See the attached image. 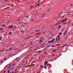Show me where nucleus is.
Masks as SVG:
<instances>
[{"label":"nucleus","instance_id":"nucleus-1","mask_svg":"<svg viewBox=\"0 0 73 73\" xmlns=\"http://www.w3.org/2000/svg\"><path fill=\"white\" fill-rule=\"evenodd\" d=\"M54 40H55V38L53 39L52 40H51V43L53 42V41H54Z\"/></svg>","mask_w":73,"mask_h":73},{"label":"nucleus","instance_id":"nucleus-2","mask_svg":"<svg viewBox=\"0 0 73 73\" xmlns=\"http://www.w3.org/2000/svg\"><path fill=\"white\" fill-rule=\"evenodd\" d=\"M39 42H40V43L42 44V43L43 42V41H42V40H39Z\"/></svg>","mask_w":73,"mask_h":73},{"label":"nucleus","instance_id":"nucleus-3","mask_svg":"<svg viewBox=\"0 0 73 73\" xmlns=\"http://www.w3.org/2000/svg\"><path fill=\"white\" fill-rule=\"evenodd\" d=\"M44 37L43 36H41L40 38V39H41V40H44Z\"/></svg>","mask_w":73,"mask_h":73},{"label":"nucleus","instance_id":"nucleus-4","mask_svg":"<svg viewBox=\"0 0 73 73\" xmlns=\"http://www.w3.org/2000/svg\"><path fill=\"white\" fill-rule=\"evenodd\" d=\"M48 63V62L45 61V63H44V65H46V64H47V63Z\"/></svg>","mask_w":73,"mask_h":73},{"label":"nucleus","instance_id":"nucleus-5","mask_svg":"<svg viewBox=\"0 0 73 73\" xmlns=\"http://www.w3.org/2000/svg\"><path fill=\"white\" fill-rule=\"evenodd\" d=\"M62 35V33H60L59 34V35L60 36Z\"/></svg>","mask_w":73,"mask_h":73},{"label":"nucleus","instance_id":"nucleus-6","mask_svg":"<svg viewBox=\"0 0 73 73\" xmlns=\"http://www.w3.org/2000/svg\"><path fill=\"white\" fill-rule=\"evenodd\" d=\"M4 50H0L1 53H2V52H4Z\"/></svg>","mask_w":73,"mask_h":73},{"label":"nucleus","instance_id":"nucleus-7","mask_svg":"<svg viewBox=\"0 0 73 73\" xmlns=\"http://www.w3.org/2000/svg\"><path fill=\"white\" fill-rule=\"evenodd\" d=\"M31 65H29V66L27 67V68H30L31 67Z\"/></svg>","mask_w":73,"mask_h":73},{"label":"nucleus","instance_id":"nucleus-8","mask_svg":"<svg viewBox=\"0 0 73 73\" xmlns=\"http://www.w3.org/2000/svg\"><path fill=\"white\" fill-rule=\"evenodd\" d=\"M40 66L41 67V68H42V69H43V66H42V65H40Z\"/></svg>","mask_w":73,"mask_h":73},{"label":"nucleus","instance_id":"nucleus-9","mask_svg":"<svg viewBox=\"0 0 73 73\" xmlns=\"http://www.w3.org/2000/svg\"><path fill=\"white\" fill-rule=\"evenodd\" d=\"M48 43L49 44H50V43H51V40H49L48 42Z\"/></svg>","mask_w":73,"mask_h":73},{"label":"nucleus","instance_id":"nucleus-10","mask_svg":"<svg viewBox=\"0 0 73 73\" xmlns=\"http://www.w3.org/2000/svg\"><path fill=\"white\" fill-rule=\"evenodd\" d=\"M61 28V26H59V27H58V29H60Z\"/></svg>","mask_w":73,"mask_h":73},{"label":"nucleus","instance_id":"nucleus-11","mask_svg":"<svg viewBox=\"0 0 73 73\" xmlns=\"http://www.w3.org/2000/svg\"><path fill=\"white\" fill-rule=\"evenodd\" d=\"M28 24V23H24V25H27Z\"/></svg>","mask_w":73,"mask_h":73},{"label":"nucleus","instance_id":"nucleus-12","mask_svg":"<svg viewBox=\"0 0 73 73\" xmlns=\"http://www.w3.org/2000/svg\"><path fill=\"white\" fill-rule=\"evenodd\" d=\"M60 44H57L56 45V46H60Z\"/></svg>","mask_w":73,"mask_h":73},{"label":"nucleus","instance_id":"nucleus-13","mask_svg":"<svg viewBox=\"0 0 73 73\" xmlns=\"http://www.w3.org/2000/svg\"><path fill=\"white\" fill-rule=\"evenodd\" d=\"M60 39H61V38H58V40H56V41H58V40H60Z\"/></svg>","mask_w":73,"mask_h":73},{"label":"nucleus","instance_id":"nucleus-14","mask_svg":"<svg viewBox=\"0 0 73 73\" xmlns=\"http://www.w3.org/2000/svg\"><path fill=\"white\" fill-rule=\"evenodd\" d=\"M68 19L67 18H66V19L64 20V21H66V20H68Z\"/></svg>","mask_w":73,"mask_h":73},{"label":"nucleus","instance_id":"nucleus-15","mask_svg":"<svg viewBox=\"0 0 73 73\" xmlns=\"http://www.w3.org/2000/svg\"><path fill=\"white\" fill-rule=\"evenodd\" d=\"M12 32H11L10 33H9V35H11V34H12Z\"/></svg>","mask_w":73,"mask_h":73},{"label":"nucleus","instance_id":"nucleus-16","mask_svg":"<svg viewBox=\"0 0 73 73\" xmlns=\"http://www.w3.org/2000/svg\"><path fill=\"white\" fill-rule=\"evenodd\" d=\"M60 36H61V35H58L57 36V37L58 38H59V37H60Z\"/></svg>","mask_w":73,"mask_h":73},{"label":"nucleus","instance_id":"nucleus-17","mask_svg":"<svg viewBox=\"0 0 73 73\" xmlns=\"http://www.w3.org/2000/svg\"><path fill=\"white\" fill-rule=\"evenodd\" d=\"M21 33H24V32H25V31H21Z\"/></svg>","mask_w":73,"mask_h":73},{"label":"nucleus","instance_id":"nucleus-18","mask_svg":"<svg viewBox=\"0 0 73 73\" xmlns=\"http://www.w3.org/2000/svg\"><path fill=\"white\" fill-rule=\"evenodd\" d=\"M31 38V37H29L26 38H25V40H26V39H28V38Z\"/></svg>","mask_w":73,"mask_h":73},{"label":"nucleus","instance_id":"nucleus-19","mask_svg":"<svg viewBox=\"0 0 73 73\" xmlns=\"http://www.w3.org/2000/svg\"><path fill=\"white\" fill-rule=\"evenodd\" d=\"M9 8V7H8L5 8L4 9H7V8Z\"/></svg>","mask_w":73,"mask_h":73},{"label":"nucleus","instance_id":"nucleus-20","mask_svg":"<svg viewBox=\"0 0 73 73\" xmlns=\"http://www.w3.org/2000/svg\"><path fill=\"white\" fill-rule=\"evenodd\" d=\"M12 48L11 47L9 48V50H12Z\"/></svg>","mask_w":73,"mask_h":73},{"label":"nucleus","instance_id":"nucleus-21","mask_svg":"<svg viewBox=\"0 0 73 73\" xmlns=\"http://www.w3.org/2000/svg\"><path fill=\"white\" fill-rule=\"evenodd\" d=\"M63 31H64V29H62L61 31L62 32H63Z\"/></svg>","mask_w":73,"mask_h":73},{"label":"nucleus","instance_id":"nucleus-22","mask_svg":"<svg viewBox=\"0 0 73 73\" xmlns=\"http://www.w3.org/2000/svg\"><path fill=\"white\" fill-rule=\"evenodd\" d=\"M66 32H67V31H65V32L64 33V35H65V33H66Z\"/></svg>","mask_w":73,"mask_h":73},{"label":"nucleus","instance_id":"nucleus-23","mask_svg":"<svg viewBox=\"0 0 73 73\" xmlns=\"http://www.w3.org/2000/svg\"><path fill=\"white\" fill-rule=\"evenodd\" d=\"M7 66H8V65H7L6 66H5L4 68V69H5V68H7Z\"/></svg>","mask_w":73,"mask_h":73},{"label":"nucleus","instance_id":"nucleus-24","mask_svg":"<svg viewBox=\"0 0 73 73\" xmlns=\"http://www.w3.org/2000/svg\"><path fill=\"white\" fill-rule=\"evenodd\" d=\"M57 50H53V52H56Z\"/></svg>","mask_w":73,"mask_h":73},{"label":"nucleus","instance_id":"nucleus-25","mask_svg":"<svg viewBox=\"0 0 73 73\" xmlns=\"http://www.w3.org/2000/svg\"><path fill=\"white\" fill-rule=\"evenodd\" d=\"M12 28V27L11 26H10L9 27V28H10V29H11Z\"/></svg>","mask_w":73,"mask_h":73},{"label":"nucleus","instance_id":"nucleus-26","mask_svg":"<svg viewBox=\"0 0 73 73\" xmlns=\"http://www.w3.org/2000/svg\"><path fill=\"white\" fill-rule=\"evenodd\" d=\"M44 16H45L44 14L43 15H42L41 16V17H44Z\"/></svg>","mask_w":73,"mask_h":73},{"label":"nucleus","instance_id":"nucleus-27","mask_svg":"<svg viewBox=\"0 0 73 73\" xmlns=\"http://www.w3.org/2000/svg\"><path fill=\"white\" fill-rule=\"evenodd\" d=\"M2 27H5V25H3Z\"/></svg>","mask_w":73,"mask_h":73},{"label":"nucleus","instance_id":"nucleus-28","mask_svg":"<svg viewBox=\"0 0 73 73\" xmlns=\"http://www.w3.org/2000/svg\"><path fill=\"white\" fill-rule=\"evenodd\" d=\"M44 69H46V67L45 66H44Z\"/></svg>","mask_w":73,"mask_h":73},{"label":"nucleus","instance_id":"nucleus-29","mask_svg":"<svg viewBox=\"0 0 73 73\" xmlns=\"http://www.w3.org/2000/svg\"><path fill=\"white\" fill-rule=\"evenodd\" d=\"M4 60H5V61H6V60H7V58H4Z\"/></svg>","mask_w":73,"mask_h":73},{"label":"nucleus","instance_id":"nucleus-30","mask_svg":"<svg viewBox=\"0 0 73 73\" xmlns=\"http://www.w3.org/2000/svg\"><path fill=\"white\" fill-rule=\"evenodd\" d=\"M35 65V64H33L32 65V66H34Z\"/></svg>","mask_w":73,"mask_h":73},{"label":"nucleus","instance_id":"nucleus-31","mask_svg":"<svg viewBox=\"0 0 73 73\" xmlns=\"http://www.w3.org/2000/svg\"><path fill=\"white\" fill-rule=\"evenodd\" d=\"M3 37H1L0 38V40H1V39H2Z\"/></svg>","mask_w":73,"mask_h":73},{"label":"nucleus","instance_id":"nucleus-32","mask_svg":"<svg viewBox=\"0 0 73 73\" xmlns=\"http://www.w3.org/2000/svg\"><path fill=\"white\" fill-rule=\"evenodd\" d=\"M41 50H40L39 51H38V53H40V52H41Z\"/></svg>","mask_w":73,"mask_h":73},{"label":"nucleus","instance_id":"nucleus-33","mask_svg":"<svg viewBox=\"0 0 73 73\" xmlns=\"http://www.w3.org/2000/svg\"><path fill=\"white\" fill-rule=\"evenodd\" d=\"M8 73H9V70H8L7 71Z\"/></svg>","mask_w":73,"mask_h":73},{"label":"nucleus","instance_id":"nucleus-34","mask_svg":"<svg viewBox=\"0 0 73 73\" xmlns=\"http://www.w3.org/2000/svg\"><path fill=\"white\" fill-rule=\"evenodd\" d=\"M17 58H16L15 59H14V61L15 60H17Z\"/></svg>","mask_w":73,"mask_h":73},{"label":"nucleus","instance_id":"nucleus-35","mask_svg":"<svg viewBox=\"0 0 73 73\" xmlns=\"http://www.w3.org/2000/svg\"><path fill=\"white\" fill-rule=\"evenodd\" d=\"M15 65H16V64H14L13 65V66H15Z\"/></svg>","mask_w":73,"mask_h":73},{"label":"nucleus","instance_id":"nucleus-36","mask_svg":"<svg viewBox=\"0 0 73 73\" xmlns=\"http://www.w3.org/2000/svg\"><path fill=\"white\" fill-rule=\"evenodd\" d=\"M3 28H1L0 29V30H3Z\"/></svg>","mask_w":73,"mask_h":73},{"label":"nucleus","instance_id":"nucleus-37","mask_svg":"<svg viewBox=\"0 0 73 73\" xmlns=\"http://www.w3.org/2000/svg\"><path fill=\"white\" fill-rule=\"evenodd\" d=\"M4 62V61L2 60L1 61V63H2V62Z\"/></svg>","mask_w":73,"mask_h":73},{"label":"nucleus","instance_id":"nucleus-38","mask_svg":"<svg viewBox=\"0 0 73 73\" xmlns=\"http://www.w3.org/2000/svg\"><path fill=\"white\" fill-rule=\"evenodd\" d=\"M64 21V20H63L62 21V23H63V22Z\"/></svg>","mask_w":73,"mask_h":73},{"label":"nucleus","instance_id":"nucleus-39","mask_svg":"<svg viewBox=\"0 0 73 73\" xmlns=\"http://www.w3.org/2000/svg\"><path fill=\"white\" fill-rule=\"evenodd\" d=\"M58 39V38H56V39H55V40H57V39Z\"/></svg>","mask_w":73,"mask_h":73},{"label":"nucleus","instance_id":"nucleus-40","mask_svg":"<svg viewBox=\"0 0 73 73\" xmlns=\"http://www.w3.org/2000/svg\"><path fill=\"white\" fill-rule=\"evenodd\" d=\"M68 37V35H66V38H67Z\"/></svg>","mask_w":73,"mask_h":73},{"label":"nucleus","instance_id":"nucleus-41","mask_svg":"<svg viewBox=\"0 0 73 73\" xmlns=\"http://www.w3.org/2000/svg\"><path fill=\"white\" fill-rule=\"evenodd\" d=\"M49 10H50V8H49V9H48V11H49Z\"/></svg>","mask_w":73,"mask_h":73},{"label":"nucleus","instance_id":"nucleus-42","mask_svg":"<svg viewBox=\"0 0 73 73\" xmlns=\"http://www.w3.org/2000/svg\"><path fill=\"white\" fill-rule=\"evenodd\" d=\"M21 65H24V64H21Z\"/></svg>","mask_w":73,"mask_h":73},{"label":"nucleus","instance_id":"nucleus-43","mask_svg":"<svg viewBox=\"0 0 73 73\" xmlns=\"http://www.w3.org/2000/svg\"><path fill=\"white\" fill-rule=\"evenodd\" d=\"M19 67L18 66L17 67V69H19Z\"/></svg>","mask_w":73,"mask_h":73},{"label":"nucleus","instance_id":"nucleus-44","mask_svg":"<svg viewBox=\"0 0 73 73\" xmlns=\"http://www.w3.org/2000/svg\"><path fill=\"white\" fill-rule=\"evenodd\" d=\"M40 6V4H38V6Z\"/></svg>","mask_w":73,"mask_h":73},{"label":"nucleus","instance_id":"nucleus-45","mask_svg":"<svg viewBox=\"0 0 73 73\" xmlns=\"http://www.w3.org/2000/svg\"><path fill=\"white\" fill-rule=\"evenodd\" d=\"M40 33H37V35H40Z\"/></svg>","mask_w":73,"mask_h":73},{"label":"nucleus","instance_id":"nucleus-46","mask_svg":"<svg viewBox=\"0 0 73 73\" xmlns=\"http://www.w3.org/2000/svg\"><path fill=\"white\" fill-rule=\"evenodd\" d=\"M29 17V16L27 15V16H26V17Z\"/></svg>","mask_w":73,"mask_h":73},{"label":"nucleus","instance_id":"nucleus-47","mask_svg":"<svg viewBox=\"0 0 73 73\" xmlns=\"http://www.w3.org/2000/svg\"><path fill=\"white\" fill-rule=\"evenodd\" d=\"M44 54H46V52H44Z\"/></svg>","mask_w":73,"mask_h":73},{"label":"nucleus","instance_id":"nucleus-48","mask_svg":"<svg viewBox=\"0 0 73 73\" xmlns=\"http://www.w3.org/2000/svg\"><path fill=\"white\" fill-rule=\"evenodd\" d=\"M44 15L45 16V15H46V13H45L44 14Z\"/></svg>","mask_w":73,"mask_h":73},{"label":"nucleus","instance_id":"nucleus-49","mask_svg":"<svg viewBox=\"0 0 73 73\" xmlns=\"http://www.w3.org/2000/svg\"><path fill=\"white\" fill-rule=\"evenodd\" d=\"M18 54V53H16V54H14V55H15H15H16V54Z\"/></svg>","mask_w":73,"mask_h":73},{"label":"nucleus","instance_id":"nucleus-50","mask_svg":"<svg viewBox=\"0 0 73 73\" xmlns=\"http://www.w3.org/2000/svg\"><path fill=\"white\" fill-rule=\"evenodd\" d=\"M67 44H65L64 45V46H67Z\"/></svg>","mask_w":73,"mask_h":73},{"label":"nucleus","instance_id":"nucleus-51","mask_svg":"<svg viewBox=\"0 0 73 73\" xmlns=\"http://www.w3.org/2000/svg\"><path fill=\"white\" fill-rule=\"evenodd\" d=\"M19 59H18L17 60V61H19Z\"/></svg>","mask_w":73,"mask_h":73},{"label":"nucleus","instance_id":"nucleus-52","mask_svg":"<svg viewBox=\"0 0 73 73\" xmlns=\"http://www.w3.org/2000/svg\"><path fill=\"white\" fill-rule=\"evenodd\" d=\"M3 72H4V73H5V71H4Z\"/></svg>","mask_w":73,"mask_h":73},{"label":"nucleus","instance_id":"nucleus-53","mask_svg":"<svg viewBox=\"0 0 73 73\" xmlns=\"http://www.w3.org/2000/svg\"><path fill=\"white\" fill-rule=\"evenodd\" d=\"M13 6H14V5H13L11 6V7H13Z\"/></svg>","mask_w":73,"mask_h":73},{"label":"nucleus","instance_id":"nucleus-54","mask_svg":"<svg viewBox=\"0 0 73 73\" xmlns=\"http://www.w3.org/2000/svg\"><path fill=\"white\" fill-rule=\"evenodd\" d=\"M47 47H46L44 48V49H47Z\"/></svg>","mask_w":73,"mask_h":73},{"label":"nucleus","instance_id":"nucleus-55","mask_svg":"<svg viewBox=\"0 0 73 73\" xmlns=\"http://www.w3.org/2000/svg\"><path fill=\"white\" fill-rule=\"evenodd\" d=\"M48 65H50L51 64H48Z\"/></svg>","mask_w":73,"mask_h":73},{"label":"nucleus","instance_id":"nucleus-56","mask_svg":"<svg viewBox=\"0 0 73 73\" xmlns=\"http://www.w3.org/2000/svg\"><path fill=\"white\" fill-rule=\"evenodd\" d=\"M27 63H28V62H27L25 64V65L26 64H27Z\"/></svg>","mask_w":73,"mask_h":73},{"label":"nucleus","instance_id":"nucleus-57","mask_svg":"<svg viewBox=\"0 0 73 73\" xmlns=\"http://www.w3.org/2000/svg\"><path fill=\"white\" fill-rule=\"evenodd\" d=\"M64 46H64L63 45V46H62V47H64Z\"/></svg>","mask_w":73,"mask_h":73},{"label":"nucleus","instance_id":"nucleus-58","mask_svg":"<svg viewBox=\"0 0 73 73\" xmlns=\"http://www.w3.org/2000/svg\"><path fill=\"white\" fill-rule=\"evenodd\" d=\"M53 38H51L49 39V40H51V39H52Z\"/></svg>","mask_w":73,"mask_h":73},{"label":"nucleus","instance_id":"nucleus-59","mask_svg":"<svg viewBox=\"0 0 73 73\" xmlns=\"http://www.w3.org/2000/svg\"><path fill=\"white\" fill-rule=\"evenodd\" d=\"M33 45L32 46H31V48H32V47H33Z\"/></svg>","mask_w":73,"mask_h":73},{"label":"nucleus","instance_id":"nucleus-60","mask_svg":"<svg viewBox=\"0 0 73 73\" xmlns=\"http://www.w3.org/2000/svg\"><path fill=\"white\" fill-rule=\"evenodd\" d=\"M44 46H42V48H44Z\"/></svg>","mask_w":73,"mask_h":73},{"label":"nucleus","instance_id":"nucleus-61","mask_svg":"<svg viewBox=\"0 0 73 73\" xmlns=\"http://www.w3.org/2000/svg\"><path fill=\"white\" fill-rule=\"evenodd\" d=\"M38 31H40V30H37V32H38Z\"/></svg>","mask_w":73,"mask_h":73},{"label":"nucleus","instance_id":"nucleus-62","mask_svg":"<svg viewBox=\"0 0 73 73\" xmlns=\"http://www.w3.org/2000/svg\"><path fill=\"white\" fill-rule=\"evenodd\" d=\"M15 71H17V69L15 70Z\"/></svg>","mask_w":73,"mask_h":73},{"label":"nucleus","instance_id":"nucleus-63","mask_svg":"<svg viewBox=\"0 0 73 73\" xmlns=\"http://www.w3.org/2000/svg\"><path fill=\"white\" fill-rule=\"evenodd\" d=\"M73 5H72V4H71V5H70L71 6H72Z\"/></svg>","mask_w":73,"mask_h":73},{"label":"nucleus","instance_id":"nucleus-64","mask_svg":"<svg viewBox=\"0 0 73 73\" xmlns=\"http://www.w3.org/2000/svg\"><path fill=\"white\" fill-rule=\"evenodd\" d=\"M72 25L73 27V23L72 24Z\"/></svg>","mask_w":73,"mask_h":73}]
</instances>
